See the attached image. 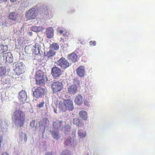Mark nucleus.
<instances>
[{
    "instance_id": "c756f323",
    "label": "nucleus",
    "mask_w": 155,
    "mask_h": 155,
    "mask_svg": "<svg viewBox=\"0 0 155 155\" xmlns=\"http://www.w3.org/2000/svg\"><path fill=\"white\" fill-rule=\"evenodd\" d=\"M40 27L34 26L32 27L31 30L35 32H39L40 31Z\"/></svg>"
},
{
    "instance_id": "49530a36",
    "label": "nucleus",
    "mask_w": 155,
    "mask_h": 155,
    "mask_svg": "<svg viewBox=\"0 0 155 155\" xmlns=\"http://www.w3.org/2000/svg\"><path fill=\"white\" fill-rule=\"evenodd\" d=\"M54 123H53V125H54Z\"/></svg>"
},
{
    "instance_id": "72a5a7b5",
    "label": "nucleus",
    "mask_w": 155,
    "mask_h": 155,
    "mask_svg": "<svg viewBox=\"0 0 155 155\" xmlns=\"http://www.w3.org/2000/svg\"><path fill=\"white\" fill-rule=\"evenodd\" d=\"M90 45L91 46H95L96 45V42L95 41H91L89 42Z\"/></svg>"
},
{
    "instance_id": "a211bd4d",
    "label": "nucleus",
    "mask_w": 155,
    "mask_h": 155,
    "mask_svg": "<svg viewBox=\"0 0 155 155\" xmlns=\"http://www.w3.org/2000/svg\"><path fill=\"white\" fill-rule=\"evenodd\" d=\"M55 54V51L52 50H50L46 52H44V56L45 57L49 58L53 56Z\"/></svg>"
},
{
    "instance_id": "e433bc0d",
    "label": "nucleus",
    "mask_w": 155,
    "mask_h": 155,
    "mask_svg": "<svg viewBox=\"0 0 155 155\" xmlns=\"http://www.w3.org/2000/svg\"><path fill=\"white\" fill-rule=\"evenodd\" d=\"M43 9L44 8V9H43V10H48V8H47V7L46 6H45V5H44L43 6Z\"/></svg>"
},
{
    "instance_id": "dca6fc26",
    "label": "nucleus",
    "mask_w": 155,
    "mask_h": 155,
    "mask_svg": "<svg viewBox=\"0 0 155 155\" xmlns=\"http://www.w3.org/2000/svg\"><path fill=\"white\" fill-rule=\"evenodd\" d=\"M18 17V13L15 12L11 13L8 16V18L11 20L15 21Z\"/></svg>"
},
{
    "instance_id": "a18cd8bd",
    "label": "nucleus",
    "mask_w": 155,
    "mask_h": 155,
    "mask_svg": "<svg viewBox=\"0 0 155 155\" xmlns=\"http://www.w3.org/2000/svg\"><path fill=\"white\" fill-rule=\"evenodd\" d=\"M54 112L55 113H56L55 110H54Z\"/></svg>"
},
{
    "instance_id": "473e14b6",
    "label": "nucleus",
    "mask_w": 155,
    "mask_h": 155,
    "mask_svg": "<svg viewBox=\"0 0 155 155\" xmlns=\"http://www.w3.org/2000/svg\"><path fill=\"white\" fill-rule=\"evenodd\" d=\"M24 135V140L25 141V142H26L27 140V137L26 134L24 133H23V132H22L21 133V136H22Z\"/></svg>"
},
{
    "instance_id": "f704fd0d",
    "label": "nucleus",
    "mask_w": 155,
    "mask_h": 155,
    "mask_svg": "<svg viewBox=\"0 0 155 155\" xmlns=\"http://www.w3.org/2000/svg\"><path fill=\"white\" fill-rule=\"evenodd\" d=\"M40 42L35 43V45L34 46V47L39 48L41 47L40 45Z\"/></svg>"
},
{
    "instance_id": "6e6552de",
    "label": "nucleus",
    "mask_w": 155,
    "mask_h": 155,
    "mask_svg": "<svg viewBox=\"0 0 155 155\" xmlns=\"http://www.w3.org/2000/svg\"><path fill=\"white\" fill-rule=\"evenodd\" d=\"M45 94V90L41 87H38L33 92V96L36 98H38L42 97Z\"/></svg>"
},
{
    "instance_id": "cd10ccee",
    "label": "nucleus",
    "mask_w": 155,
    "mask_h": 155,
    "mask_svg": "<svg viewBox=\"0 0 155 155\" xmlns=\"http://www.w3.org/2000/svg\"><path fill=\"white\" fill-rule=\"evenodd\" d=\"M60 155H72L70 151L66 150L62 151Z\"/></svg>"
},
{
    "instance_id": "393cba45",
    "label": "nucleus",
    "mask_w": 155,
    "mask_h": 155,
    "mask_svg": "<svg viewBox=\"0 0 155 155\" xmlns=\"http://www.w3.org/2000/svg\"><path fill=\"white\" fill-rule=\"evenodd\" d=\"M6 73V70L2 67H0V77L4 76Z\"/></svg>"
},
{
    "instance_id": "2f4dec72",
    "label": "nucleus",
    "mask_w": 155,
    "mask_h": 155,
    "mask_svg": "<svg viewBox=\"0 0 155 155\" xmlns=\"http://www.w3.org/2000/svg\"><path fill=\"white\" fill-rule=\"evenodd\" d=\"M44 102L43 101L39 104L37 105V107L39 108H41L44 107Z\"/></svg>"
},
{
    "instance_id": "9d476101",
    "label": "nucleus",
    "mask_w": 155,
    "mask_h": 155,
    "mask_svg": "<svg viewBox=\"0 0 155 155\" xmlns=\"http://www.w3.org/2000/svg\"><path fill=\"white\" fill-rule=\"evenodd\" d=\"M68 93L70 94L74 95L78 91V87L75 84H73L68 87Z\"/></svg>"
},
{
    "instance_id": "20e7f679",
    "label": "nucleus",
    "mask_w": 155,
    "mask_h": 155,
    "mask_svg": "<svg viewBox=\"0 0 155 155\" xmlns=\"http://www.w3.org/2000/svg\"><path fill=\"white\" fill-rule=\"evenodd\" d=\"M36 83L38 85H42L44 83V74L40 70H38L36 73Z\"/></svg>"
},
{
    "instance_id": "c9c22d12",
    "label": "nucleus",
    "mask_w": 155,
    "mask_h": 155,
    "mask_svg": "<svg viewBox=\"0 0 155 155\" xmlns=\"http://www.w3.org/2000/svg\"><path fill=\"white\" fill-rule=\"evenodd\" d=\"M84 104L85 106H88L89 104V102L88 100H85L84 101Z\"/></svg>"
},
{
    "instance_id": "4be33fe9",
    "label": "nucleus",
    "mask_w": 155,
    "mask_h": 155,
    "mask_svg": "<svg viewBox=\"0 0 155 155\" xmlns=\"http://www.w3.org/2000/svg\"><path fill=\"white\" fill-rule=\"evenodd\" d=\"M8 50V47L6 45H0V54L3 53Z\"/></svg>"
},
{
    "instance_id": "aec40b11",
    "label": "nucleus",
    "mask_w": 155,
    "mask_h": 155,
    "mask_svg": "<svg viewBox=\"0 0 155 155\" xmlns=\"http://www.w3.org/2000/svg\"><path fill=\"white\" fill-rule=\"evenodd\" d=\"M80 117L84 120H87V112L84 110H82L79 112Z\"/></svg>"
},
{
    "instance_id": "9b49d317",
    "label": "nucleus",
    "mask_w": 155,
    "mask_h": 155,
    "mask_svg": "<svg viewBox=\"0 0 155 155\" xmlns=\"http://www.w3.org/2000/svg\"><path fill=\"white\" fill-rule=\"evenodd\" d=\"M3 57L5 59L7 63H11L13 61V57L12 54L10 52H8L4 54Z\"/></svg>"
},
{
    "instance_id": "6ab92c4d",
    "label": "nucleus",
    "mask_w": 155,
    "mask_h": 155,
    "mask_svg": "<svg viewBox=\"0 0 155 155\" xmlns=\"http://www.w3.org/2000/svg\"><path fill=\"white\" fill-rule=\"evenodd\" d=\"M82 97L80 95L77 96L74 100L75 103L78 105H80L82 103Z\"/></svg>"
},
{
    "instance_id": "c03bdc74",
    "label": "nucleus",
    "mask_w": 155,
    "mask_h": 155,
    "mask_svg": "<svg viewBox=\"0 0 155 155\" xmlns=\"http://www.w3.org/2000/svg\"><path fill=\"white\" fill-rule=\"evenodd\" d=\"M8 0H3V2H7V1H8Z\"/></svg>"
},
{
    "instance_id": "a19ab883",
    "label": "nucleus",
    "mask_w": 155,
    "mask_h": 155,
    "mask_svg": "<svg viewBox=\"0 0 155 155\" xmlns=\"http://www.w3.org/2000/svg\"><path fill=\"white\" fill-rule=\"evenodd\" d=\"M64 31H63L62 30H61L59 31L60 33V34H62Z\"/></svg>"
},
{
    "instance_id": "f3484780",
    "label": "nucleus",
    "mask_w": 155,
    "mask_h": 155,
    "mask_svg": "<svg viewBox=\"0 0 155 155\" xmlns=\"http://www.w3.org/2000/svg\"><path fill=\"white\" fill-rule=\"evenodd\" d=\"M68 59L70 61L72 62H75L77 61V56L76 54L72 53L68 55Z\"/></svg>"
},
{
    "instance_id": "f03ea898",
    "label": "nucleus",
    "mask_w": 155,
    "mask_h": 155,
    "mask_svg": "<svg viewBox=\"0 0 155 155\" xmlns=\"http://www.w3.org/2000/svg\"><path fill=\"white\" fill-rule=\"evenodd\" d=\"M58 107L63 112L66 110H72L74 108L73 102L70 99H64L63 101H60L59 102Z\"/></svg>"
},
{
    "instance_id": "423d86ee",
    "label": "nucleus",
    "mask_w": 155,
    "mask_h": 155,
    "mask_svg": "<svg viewBox=\"0 0 155 155\" xmlns=\"http://www.w3.org/2000/svg\"><path fill=\"white\" fill-rule=\"evenodd\" d=\"M25 67L23 63L21 62L18 61L15 65V68L14 71L17 75H20L25 72Z\"/></svg>"
},
{
    "instance_id": "7ed1b4c3",
    "label": "nucleus",
    "mask_w": 155,
    "mask_h": 155,
    "mask_svg": "<svg viewBox=\"0 0 155 155\" xmlns=\"http://www.w3.org/2000/svg\"><path fill=\"white\" fill-rule=\"evenodd\" d=\"M51 87L53 93L56 94L62 90L63 85L61 82L56 81L54 82L51 84Z\"/></svg>"
},
{
    "instance_id": "58836bf2",
    "label": "nucleus",
    "mask_w": 155,
    "mask_h": 155,
    "mask_svg": "<svg viewBox=\"0 0 155 155\" xmlns=\"http://www.w3.org/2000/svg\"><path fill=\"white\" fill-rule=\"evenodd\" d=\"M69 35V33L68 32H66L65 33H64L63 35L64 36H68Z\"/></svg>"
},
{
    "instance_id": "4c0bfd02",
    "label": "nucleus",
    "mask_w": 155,
    "mask_h": 155,
    "mask_svg": "<svg viewBox=\"0 0 155 155\" xmlns=\"http://www.w3.org/2000/svg\"><path fill=\"white\" fill-rule=\"evenodd\" d=\"M45 155H54L53 153L51 152H48L46 153Z\"/></svg>"
},
{
    "instance_id": "37998d69",
    "label": "nucleus",
    "mask_w": 155,
    "mask_h": 155,
    "mask_svg": "<svg viewBox=\"0 0 155 155\" xmlns=\"http://www.w3.org/2000/svg\"><path fill=\"white\" fill-rule=\"evenodd\" d=\"M10 1L12 2H14L15 1V0H10Z\"/></svg>"
},
{
    "instance_id": "412c9836",
    "label": "nucleus",
    "mask_w": 155,
    "mask_h": 155,
    "mask_svg": "<svg viewBox=\"0 0 155 155\" xmlns=\"http://www.w3.org/2000/svg\"><path fill=\"white\" fill-rule=\"evenodd\" d=\"M78 134L80 138L85 137L86 136V133L82 130H79L78 131Z\"/></svg>"
},
{
    "instance_id": "c85d7f7f",
    "label": "nucleus",
    "mask_w": 155,
    "mask_h": 155,
    "mask_svg": "<svg viewBox=\"0 0 155 155\" xmlns=\"http://www.w3.org/2000/svg\"><path fill=\"white\" fill-rule=\"evenodd\" d=\"M80 120L78 118H74L73 121V124L78 126H79L80 124Z\"/></svg>"
},
{
    "instance_id": "7c9ffc66",
    "label": "nucleus",
    "mask_w": 155,
    "mask_h": 155,
    "mask_svg": "<svg viewBox=\"0 0 155 155\" xmlns=\"http://www.w3.org/2000/svg\"><path fill=\"white\" fill-rule=\"evenodd\" d=\"M33 53L35 54H38L40 53V51L39 48H34Z\"/></svg>"
},
{
    "instance_id": "f8f14e48",
    "label": "nucleus",
    "mask_w": 155,
    "mask_h": 155,
    "mask_svg": "<svg viewBox=\"0 0 155 155\" xmlns=\"http://www.w3.org/2000/svg\"><path fill=\"white\" fill-rule=\"evenodd\" d=\"M18 98L19 100L23 103L26 101L27 98V96L26 92L25 91L22 90L19 92Z\"/></svg>"
},
{
    "instance_id": "b1692460",
    "label": "nucleus",
    "mask_w": 155,
    "mask_h": 155,
    "mask_svg": "<svg viewBox=\"0 0 155 155\" xmlns=\"http://www.w3.org/2000/svg\"><path fill=\"white\" fill-rule=\"evenodd\" d=\"M51 134L52 137L56 140L59 139L60 137L58 132L53 131L52 132Z\"/></svg>"
},
{
    "instance_id": "2eb2a0df",
    "label": "nucleus",
    "mask_w": 155,
    "mask_h": 155,
    "mask_svg": "<svg viewBox=\"0 0 155 155\" xmlns=\"http://www.w3.org/2000/svg\"><path fill=\"white\" fill-rule=\"evenodd\" d=\"M49 120L47 118H44L39 122L40 126L44 127V130L43 132H45V127L48 125Z\"/></svg>"
},
{
    "instance_id": "4468645a",
    "label": "nucleus",
    "mask_w": 155,
    "mask_h": 155,
    "mask_svg": "<svg viewBox=\"0 0 155 155\" xmlns=\"http://www.w3.org/2000/svg\"><path fill=\"white\" fill-rule=\"evenodd\" d=\"M54 30L53 28L51 27L47 28L46 31V35L48 38H51L54 35Z\"/></svg>"
},
{
    "instance_id": "0eeeda50",
    "label": "nucleus",
    "mask_w": 155,
    "mask_h": 155,
    "mask_svg": "<svg viewBox=\"0 0 155 155\" xmlns=\"http://www.w3.org/2000/svg\"><path fill=\"white\" fill-rule=\"evenodd\" d=\"M57 64L60 66L62 69H65L70 65L68 61L64 58H61L57 62Z\"/></svg>"
},
{
    "instance_id": "f257e3e1",
    "label": "nucleus",
    "mask_w": 155,
    "mask_h": 155,
    "mask_svg": "<svg viewBox=\"0 0 155 155\" xmlns=\"http://www.w3.org/2000/svg\"><path fill=\"white\" fill-rule=\"evenodd\" d=\"M12 118L15 124L21 127L24 124L25 115L24 112L20 110H17L14 112Z\"/></svg>"
},
{
    "instance_id": "39448f33",
    "label": "nucleus",
    "mask_w": 155,
    "mask_h": 155,
    "mask_svg": "<svg viewBox=\"0 0 155 155\" xmlns=\"http://www.w3.org/2000/svg\"><path fill=\"white\" fill-rule=\"evenodd\" d=\"M38 9L37 8H32L26 12L25 18L28 20L34 19L38 15Z\"/></svg>"
},
{
    "instance_id": "a878e982",
    "label": "nucleus",
    "mask_w": 155,
    "mask_h": 155,
    "mask_svg": "<svg viewBox=\"0 0 155 155\" xmlns=\"http://www.w3.org/2000/svg\"><path fill=\"white\" fill-rule=\"evenodd\" d=\"M30 126L32 128H34L35 130L37 129V124L35 123V120H33L30 123Z\"/></svg>"
},
{
    "instance_id": "ddd939ff",
    "label": "nucleus",
    "mask_w": 155,
    "mask_h": 155,
    "mask_svg": "<svg viewBox=\"0 0 155 155\" xmlns=\"http://www.w3.org/2000/svg\"><path fill=\"white\" fill-rule=\"evenodd\" d=\"M77 74L80 77H82L85 75V68L83 66H80L76 70Z\"/></svg>"
},
{
    "instance_id": "ea45409f",
    "label": "nucleus",
    "mask_w": 155,
    "mask_h": 155,
    "mask_svg": "<svg viewBox=\"0 0 155 155\" xmlns=\"http://www.w3.org/2000/svg\"><path fill=\"white\" fill-rule=\"evenodd\" d=\"M1 155H9V154L7 152H5L3 153Z\"/></svg>"
},
{
    "instance_id": "1a4fd4ad",
    "label": "nucleus",
    "mask_w": 155,
    "mask_h": 155,
    "mask_svg": "<svg viewBox=\"0 0 155 155\" xmlns=\"http://www.w3.org/2000/svg\"><path fill=\"white\" fill-rule=\"evenodd\" d=\"M51 74L54 78L57 79L61 74L62 71L57 67H54L51 69Z\"/></svg>"
},
{
    "instance_id": "79ce46f5",
    "label": "nucleus",
    "mask_w": 155,
    "mask_h": 155,
    "mask_svg": "<svg viewBox=\"0 0 155 155\" xmlns=\"http://www.w3.org/2000/svg\"><path fill=\"white\" fill-rule=\"evenodd\" d=\"M28 48V47H27V46H26L25 48V51H26V50L27 49V48Z\"/></svg>"
},
{
    "instance_id": "bb28decb",
    "label": "nucleus",
    "mask_w": 155,
    "mask_h": 155,
    "mask_svg": "<svg viewBox=\"0 0 155 155\" xmlns=\"http://www.w3.org/2000/svg\"><path fill=\"white\" fill-rule=\"evenodd\" d=\"M64 144L66 146H71L72 145V143L71 140L68 139L64 143Z\"/></svg>"
},
{
    "instance_id": "5701e85b",
    "label": "nucleus",
    "mask_w": 155,
    "mask_h": 155,
    "mask_svg": "<svg viewBox=\"0 0 155 155\" xmlns=\"http://www.w3.org/2000/svg\"><path fill=\"white\" fill-rule=\"evenodd\" d=\"M50 48L52 49L57 50L58 49L59 46L58 45L57 43H53L50 45Z\"/></svg>"
}]
</instances>
